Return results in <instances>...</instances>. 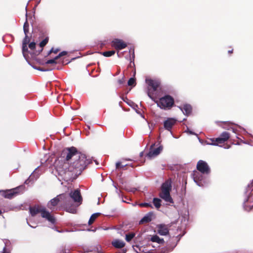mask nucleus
<instances>
[{
  "label": "nucleus",
  "mask_w": 253,
  "mask_h": 253,
  "mask_svg": "<svg viewBox=\"0 0 253 253\" xmlns=\"http://www.w3.org/2000/svg\"><path fill=\"white\" fill-rule=\"evenodd\" d=\"M58 51H59V49H58V48L54 49L53 48H52L51 49V50L49 51V53H50L51 52H54V53H56L58 52Z\"/></svg>",
  "instance_id": "e433bc0d"
},
{
  "label": "nucleus",
  "mask_w": 253,
  "mask_h": 253,
  "mask_svg": "<svg viewBox=\"0 0 253 253\" xmlns=\"http://www.w3.org/2000/svg\"><path fill=\"white\" fill-rule=\"evenodd\" d=\"M230 134L227 132H223L219 137L216 138V139H212V143H209L211 145H217L218 144H221L226 141L229 138Z\"/></svg>",
  "instance_id": "9d476101"
},
{
  "label": "nucleus",
  "mask_w": 253,
  "mask_h": 253,
  "mask_svg": "<svg viewBox=\"0 0 253 253\" xmlns=\"http://www.w3.org/2000/svg\"><path fill=\"white\" fill-rule=\"evenodd\" d=\"M24 190V186H21L6 191H0L1 195L5 198L11 199L20 193V190Z\"/></svg>",
  "instance_id": "0eeeda50"
},
{
  "label": "nucleus",
  "mask_w": 253,
  "mask_h": 253,
  "mask_svg": "<svg viewBox=\"0 0 253 253\" xmlns=\"http://www.w3.org/2000/svg\"><path fill=\"white\" fill-rule=\"evenodd\" d=\"M29 42V40L28 38L27 34L25 35V37L23 41V44L27 45Z\"/></svg>",
  "instance_id": "72a5a7b5"
},
{
  "label": "nucleus",
  "mask_w": 253,
  "mask_h": 253,
  "mask_svg": "<svg viewBox=\"0 0 253 253\" xmlns=\"http://www.w3.org/2000/svg\"><path fill=\"white\" fill-rule=\"evenodd\" d=\"M68 165H69V163H64L63 166V173H65V175H68V176H70V172H72V171H69L68 170V168H69V166L68 167ZM75 170H76L77 171L76 172V173H78V171H81L83 170L82 169L81 170H80L79 169H74V170H73V171H74Z\"/></svg>",
  "instance_id": "a211bd4d"
},
{
  "label": "nucleus",
  "mask_w": 253,
  "mask_h": 253,
  "mask_svg": "<svg viewBox=\"0 0 253 253\" xmlns=\"http://www.w3.org/2000/svg\"><path fill=\"white\" fill-rule=\"evenodd\" d=\"M176 120L173 118H169L164 122V125L165 129L170 131L172 127L175 125Z\"/></svg>",
  "instance_id": "2eb2a0df"
},
{
  "label": "nucleus",
  "mask_w": 253,
  "mask_h": 253,
  "mask_svg": "<svg viewBox=\"0 0 253 253\" xmlns=\"http://www.w3.org/2000/svg\"><path fill=\"white\" fill-rule=\"evenodd\" d=\"M48 39L47 38H45V39H44L43 41H42L40 43V46L42 48L41 50H40V51H42V48L48 42Z\"/></svg>",
  "instance_id": "cd10ccee"
},
{
  "label": "nucleus",
  "mask_w": 253,
  "mask_h": 253,
  "mask_svg": "<svg viewBox=\"0 0 253 253\" xmlns=\"http://www.w3.org/2000/svg\"><path fill=\"white\" fill-rule=\"evenodd\" d=\"M181 110L184 114L188 115L191 113L192 107L190 105L186 104L181 108Z\"/></svg>",
  "instance_id": "4be33fe9"
},
{
  "label": "nucleus",
  "mask_w": 253,
  "mask_h": 253,
  "mask_svg": "<svg viewBox=\"0 0 253 253\" xmlns=\"http://www.w3.org/2000/svg\"><path fill=\"white\" fill-rule=\"evenodd\" d=\"M194 180L199 186H204L207 183V180L201 173L197 172L194 174Z\"/></svg>",
  "instance_id": "ddd939ff"
},
{
  "label": "nucleus",
  "mask_w": 253,
  "mask_h": 253,
  "mask_svg": "<svg viewBox=\"0 0 253 253\" xmlns=\"http://www.w3.org/2000/svg\"><path fill=\"white\" fill-rule=\"evenodd\" d=\"M139 206L140 207H151V205L149 203H141L139 204Z\"/></svg>",
  "instance_id": "c9c22d12"
},
{
  "label": "nucleus",
  "mask_w": 253,
  "mask_h": 253,
  "mask_svg": "<svg viewBox=\"0 0 253 253\" xmlns=\"http://www.w3.org/2000/svg\"><path fill=\"white\" fill-rule=\"evenodd\" d=\"M67 54V52L66 51H62L60 52L57 56L55 57V59H59L60 57L66 55Z\"/></svg>",
  "instance_id": "473e14b6"
},
{
  "label": "nucleus",
  "mask_w": 253,
  "mask_h": 253,
  "mask_svg": "<svg viewBox=\"0 0 253 253\" xmlns=\"http://www.w3.org/2000/svg\"><path fill=\"white\" fill-rule=\"evenodd\" d=\"M99 214V213H95L93 214L89 218V220L88 221V224L91 225Z\"/></svg>",
  "instance_id": "b1692460"
},
{
  "label": "nucleus",
  "mask_w": 253,
  "mask_h": 253,
  "mask_svg": "<svg viewBox=\"0 0 253 253\" xmlns=\"http://www.w3.org/2000/svg\"><path fill=\"white\" fill-rule=\"evenodd\" d=\"M39 174L37 173V169H36L34 170L33 173H32L31 175L29 176V179L25 181V183L27 184L28 183V182H27L28 180H30V181L34 180V178L35 179H36L39 177Z\"/></svg>",
  "instance_id": "5701e85b"
},
{
  "label": "nucleus",
  "mask_w": 253,
  "mask_h": 253,
  "mask_svg": "<svg viewBox=\"0 0 253 253\" xmlns=\"http://www.w3.org/2000/svg\"><path fill=\"white\" fill-rule=\"evenodd\" d=\"M171 187V181L169 179L162 185L161 192L160 194V196L162 199L170 203H173V200L170 195Z\"/></svg>",
  "instance_id": "20e7f679"
},
{
  "label": "nucleus",
  "mask_w": 253,
  "mask_h": 253,
  "mask_svg": "<svg viewBox=\"0 0 253 253\" xmlns=\"http://www.w3.org/2000/svg\"><path fill=\"white\" fill-rule=\"evenodd\" d=\"M57 59H55V57L54 59L48 60L46 62V64H56V60Z\"/></svg>",
  "instance_id": "2f4dec72"
},
{
  "label": "nucleus",
  "mask_w": 253,
  "mask_h": 253,
  "mask_svg": "<svg viewBox=\"0 0 253 253\" xmlns=\"http://www.w3.org/2000/svg\"><path fill=\"white\" fill-rule=\"evenodd\" d=\"M112 245L116 248H122L125 246V243L123 241L116 240L112 242Z\"/></svg>",
  "instance_id": "aec40b11"
},
{
  "label": "nucleus",
  "mask_w": 253,
  "mask_h": 253,
  "mask_svg": "<svg viewBox=\"0 0 253 253\" xmlns=\"http://www.w3.org/2000/svg\"><path fill=\"white\" fill-rule=\"evenodd\" d=\"M115 53L114 50L102 52V54L105 57H110L113 55Z\"/></svg>",
  "instance_id": "a878e982"
},
{
  "label": "nucleus",
  "mask_w": 253,
  "mask_h": 253,
  "mask_svg": "<svg viewBox=\"0 0 253 253\" xmlns=\"http://www.w3.org/2000/svg\"><path fill=\"white\" fill-rule=\"evenodd\" d=\"M68 165H69V163H64L63 166V173H65V175H68V176H70V172H72V171H69L68 170V168H69V166L68 167ZM75 170H76L77 171L76 172V173H78V171H81L83 170L82 169L81 170H80L79 169H74V170H73V171H74Z\"/></svg>",
  "instance_id": "f3484780"
},
{
  "label": "nucleus",
  "mask_w": 253,
  "mask_h": 253,
  "mask_svg": "<svg viewBox=\"0 0 253 253\" xmlns=\"http://www.w3.org/2000/svg\"><path fill=\"white\" fill-rule=\"evenodd\" d=\"M253 186L252 184L248 185L246 191V195L248 197V198L244 202V208L245 210L248 211L251 210L253 208V205L248 204L249 203H250L251 202L252 197H253V195L251 194V192L253 190Z\"/></svg>",
  "instance_id": "6e6552de"
},
{
  "label": "nucleus",
  "mask_w": 253,
  "mask_h": 253,
  "mask_svg": "<svg viewBox=\"0 0 253 253\" xmlns=\"http://www.w3.org/2000/svg\"><path fill=\"white\" fill-rule=\"evenodd\" d=\"M118 83L120 84H122L124 83L125 82V80H124V78H123L122 79H120L118 80Z\"/></svg>",
  "instance_id": "4c0bfd02"
},
{
  "label": "nucleus",
  "mask_w": 253,
  "mask_h": 253,
  "mask_svg": "<svg viewBox=\"0 0 253 253\" xmlns=\"http://www.w3.org/2000/svg\"><path fill=\"white\" fill-rule=\"evenodd\" d=\"M146 82L148 85L147 95L152 100L155 101L153 92L157 90L160 84V83L158 80L152 79H146Z\"/></svg>",
  "instance_id": "39448f33"
},
{
  "label": "nucleus",
  "mask_w": 253,
  "mask_h": 253,
  "mask_svg": "<svg viewBox=\"0 0 253 253\" xmlns=\"http://www.w3.org/2000/svg\"><path fill=\"white\" fill-rule=\"evenodd\" d=\"M27 223H28V225H29L30 226H31V227H33V228H35V226H32V225H30V223H29V222H28V221H27Z\"/></svg>",
  "instance_id": "c03bdc74"
},
{
  "label": "nucleus",
  "mask_w": 253,
  "mask_h": 253,
  "mask_svg": "<svg viewBox=\"0 0 253 253\" xmlns=\"http://www.w3.org/2000/svg\"><path fill=\"white\" fill-rule=\"evenodd\" d=\"M197 169L202 174H209L210 172V169L208 164L202 160H200L198 162Z\"/></svg>",
  "instance_id": "9b49d317"
},
{
  "label": "nucleus",
  "mask_w": 253,
  "mask_h": 253,
  "mask_svg": "<svg viewBox=\"0 0 253 253\" xmlns=\"http://www.w3.org/2000/svg\"><path fill=\"white\" fill-rule=\"evenodd\" d=\"M186 131L189 132L191 134H195L192 131L189 130L188 128L187 129V130H186Z\"/></svg>",
  "instance_id": "a19ab883"
},
{
  "label": "nucleus",
  "mask_w": 253,
  "mask_h": 253,
  "mask_svg": "<svg viewBox=\"0 0 253 253\" xmlns=\"http://www.w3.org/2000/svg\"><path fill=\"white\" fill-rule=\"evenodd\" d=\"M30 212L32 216L36 215L38 213H41L43 218H45L51 223H54L55 222V218L44 208L42 206H35L31 207Z\"/></svg>",
  "instance_id": "7ed1b4c3"
},
{
  "label": "nucleus",
  "mask_w": 253,
  "mask_h": 253,
  "mask_svg": "<svg viewBox=\"0 0 253 253\" xmlns=\"http://www.w3.org/2000/svg\"><path fill=\"white\" fill-rule=\"evenodd\" d=\"M232 51H233V50H229V51H228V52H229V53H232Z\"/></svg>",
  "instance_id": "de8ad7c7"
},
{
  "label": "nucleus",
  "mask_w": 253,
  "mask_h": 253,
  "mask_svg": "<svg viewBox=\"0 0 253 253\" xmlns=\"http://www.w3.org/2000/svg\"><path fill=\"white\" fill-rule=\"evenodd\" d=\"M223 128H225V129H230V128L232 129L233 132L236 133V130L234 128H233V127H227V126H223Z\"/></svg>",
  "instance_id": "58836bf2"
},
{
  "label": "nucleus",
  "mask_w": 253,
  "mask_h": 253,
  "mask_svg": "<svg viewBox=\"0 0 253 253\" xmlns=\"http://www.w3.org/2000/svg\"><path fill=\"white\" fill-rule=\"evenodd\" d=\"M36 43L34 42H32L29 44V47L31 49H34L35 48Z\"/></svg>",
  "instance_id": "f704fd0d"
},
{
  "label": "nucleus",
  "mask_w": 253,
  "mask_h": 253,
  "mask_svg": "<svg viewBox=\"0 0 253 253\" xmlns=\"http://www.w3.org/2000/svg\"><path fill=\"white\" fill-rule=\"evenodd\" d=\"M161 200L158 198H154L153 199V204L157 209H159L161 207Z\"/></svg>",
  "instance_id": "393cba45"
},
{
  "label": "nucleus",
  "mask_w": 253,
  "mask_h": 253,
  "mask_svg": "<svg viewBox=\"0 0 253 253\" xmlns=\"http://www.w3.org/2000/svg\"><path fill=\"white\" fill-rule=\"evenodd\" d=\"M142 153H143L142 152V153H141V154H140V155H141V156L142 155Z\"/></svg>",
  "instance_id": "3c124183"
},
{
  "label": "nucleus",
  "mask_w": 253,
  "mask_h": 253,
  "mask_svg": "<svg viewBox=\"0 0 253 253\" xmlns=\"http://www.w3.org/2000/svg\"><path fill=\"white\" fill-rule=\"evenodd\" d=\"M65 199H63L62 206L69 212H76L77 207L82 203V198L79 190L71 192L69 195L64 194Z\"/></svg>",
  "instance_id": "f03ea898"
},
{
  "label": "nucleus",
  "mask_w": 253,
  "mask_h": 253,
  "mask_svg": "<svg viewBox=\"0 0 253 253\" xmlns=\"http://www.w3.org/2000/svg\"><path fill=\"white\" fill-rule=\"evenodd\" d=\"M63 253H68V252H66V250L63 251Z\"/></svg>",
  "instance_id": "49530a36"
},
{
  "label": "nucleus",
  "mask_w": 253,
  "mask_h": 253,
  "mask_svg": "<svg viewBox=\"0 0 253 253\" xmlns=\"http://www.w3.org/2000/svg\"><path fill=\"white\" fill-rule=\"evenodd\" d=\"M61 156L67 162L73 161V162H71L68 168L69 171H73L74 169L81 170L91 162L90 160L87 159L84 154L78 152L74 147L64 149L62 151Z\"/></svg>",
  "instance_id": "f257e3e1"
},
{
  "label": "nucleus",
  "mask_w": 253,
  "mask_h": 253,
  "mask_svg": "<svg viewBox=\"0 0 253 253\" xmlns=\"http://www.w3.org/2000/svg\"><path fill=\"white\" fill-rule=\"evenodd\" d=\"M5 248H3V253H5Z\"/></svg>",
  "instance_id": "8fccbe9b"
},
{
  "label": "nucleus",
  "mask_w": 253,
  "mask_h": 253,
  "mask_svg": "<svg viewBox=\"0 0 253 253\" xmlns=\"http://www.w3.org/2000/svg\"><path fill=\"white\" fill-rule=\"evenodd\" d=\"M1 213V211L0 210V214Z\"/></svg>",
  "instance_id": "603ef678"
},
{
  "label": "nucleus",
  "mask_w": 253,
  "mask_h": 253,
  "mask_svg": "<svg viewBox=\"0 0 253 253\" xmlns=\"http://www.w3.org/2000/svg\"><path fill=\"white\" fill-rule=\"evenodd\" d=\"M93 251H94V249H90V250H87L85 252H93Z\"/></svg>",
  "instance_id": "37998d69"
},
{
  "label": "nucleus",
  "mask_w": 253,
  "mask_h": 253,
  "mask_svg": "<svg viewBox=\"0 0 253 253\" xmlns=\"http://www.w3.org/2000/svg\"><path fill=\"white\" fill-rule=\"evenodd\" d=\"M127 84L128 85H133L134 86L135 85V80L134 78H131L129 79L127 82Z\"/></svg>",
  "instance_id": "c756f323"
},
{
  "label": "nucleus",
  "mask_w": 253,
  "mask_h": 253,
  "mask_svg": "<svg viewBox=\"0 0 253 253\" xmlns=\"http://www.w3.org/2000/svg\"><path fill=\"white\" fill-rule=\"evenodd\" d=\"M154 145L151 146L149 153L147 154L146 157L151 159L157 156L162 151L163 147L160 146L157 148H154Z\"/></svg>",
  "instance_id": "f8f14e48"
},
{
  "label": "nucleus",
  "mask_w": 253,
  "mask_h": 253,
  "mask_svg": "<svg viewBox=\"0 0 253 253\" xmlns=\"http://www.w3.org/2000/svg\"><path fill=\"white\" fill-rule=\"evenodd\" d=\"M151 241L153 242H156L160 245H163L164 244V240L163 238H160L157 235H154L151 237Z\"/></svg>",
  "instance_id": "6ab92c4d"
},
{
  "label": "nucleus",
  "mask_w": 253,
  "mask_h": 253,
  "mask_svg": "<svg viewBox=\"0 0 253 253\" xmlns=\"http://www.w3.org/2000/svg\"><path fill=\"white\" fill-rule=\"evenodd\" d=\"M28 28H29V24L27 22V21H26L25 22V23L24 24V26H23V30H24V32L25 35H26L28 33Z\"/></svg>",
  "instance_id": "c85d7f7f"
},
{
  "label": "nucleus",
  "mask_w": 253,
  "mask_h": 253,
  "mask_svg": "<svg viewBox=\"0 0 253 253\" xmlns=\"http://www.w3.org/2000/svg\"><path fill=\"white\" fill-rule=\"evenodd\" d=\"M158 232L161 235H166L169 233V229L166 225H160L158 226Z\"/></svg>",
  "instance_id": "dca6fc26"
},
{
  "label": "nucleus",
  "mask_w": 253,
  "mask_h": 253,
  "mask_svg": "<svg viewBox=\"0 0 253 253\" xmlns=\"http://www.w3.org/2000/svg\"><path fill=\"white\" fill-rule=\"evenodd\" d=\"M135 234L134 233H130L126 234V240L127 242H129L131 240V239L134 237Z\"/></svg>",
  "instance_id": "bb28decb"
},
{
  "label": "nucleus",
  "mask_w": 253,
  "mask_h": 253,
  "mask_svg": "<svg viewBox=\"0 0 253 253\" xmlns=\"http://www.w3.org/2000/svg\"><path fill=\"white\" fill-rule=\"evenodd\" d=\"M57 170H58V171H60V172H62V170H61L60 169V168H57Z\"/></svg>",
  "instance_id": "a18cd8bd"
},
{
  "label": "nucleus",
  "mask_w": 253,
  "mask_h": 253,
  "mask_svg": "<svg viewBox=\"0 0 253 253\" xmlns=\"http://www.w3.org/2000/svg\"><path fill=\"white\" fill-rule=\"evenodd\" d=\"M155 101L158 106L162 109H169L174 104L173 99L169 95H166L160 99L159 101Z\"/></svg>",
  "instance_id": "423d86ee"
},
{
  "label": "nucleus",
  "mask_w": 253,
  "mask_h": 253,
  "mask_svg": "<svg viewBox=\"0 0 253 253\" xmlns=\"http://www.w3.org/2000/svg\"><path fill=\"white\" fill-rule=\"evenodd\" d=\"M152 213H149L145 215L140 221V223H147L152 220Z\"/></svg>",
  "instance_id": "412c9836"
},
{
  "label": "nucleus",
  "mask_w": 253,
  "mask_h": 253,
  "mask_svg": "<svg viewBox=\"0 0 253 253\" xmlns=\"http://www.w3.org/2000/svg\"><path fill=\"white\" fill-rule=\"evenodd\" d=\"M39 70L41 71H43V72L48 71L49 70L48 69H39Z\"/></svg>",
  "instance_id": "79ce46f5"
},
{
  "label": "nucleus",
  "mask_w": 253,
  "mask_h": 253,
  "mask_svg": "<svg viewBox=\"0 0 253 253\" xmlns=\"http://www.w3.org/2000/svg\"><path fill=\"white\" fill-rule=\"evenodd\" d=\"M28 51V48H27V45H25V44H23L22 45V52H23V56L24 57L26 58V52H27Z\"/></svg>",
  "instance_id": "7c9ffc66"
},
{
  "label": "nucleus",
  "mask_w": 253,
  "mask_h": 253,
  "mask_svg": "<svg viewBox=\"0 0 253 253\" xmlns=\"http://www.w3.org/2000/svg\"><path fill=\"white\" fill-rule=\"evenodd\" d=\"M120 167H124V166H121V163L120 162H117L116 163V168L119 169Z\"/></svg>",
  "instance_id": "ea45409f"
},
{
  "label": "nucleus",
  "mask_w": 253,
  "mask_h": 253,
  "mask_svg": "<svg viewBox=\"0 0 253 253\" xmlns=\"http://www.w3.org/2000/svg\"><path fill=\"white\" fill-rule=\"evenodd\" d=\"M112 46L117 50H121L126 48V43L120 39H115L112 42Z\"/></svg>",
  "instance_id": "4468645a"
},
{
  "label": "nucleus",
  "mask_w": 253,
  "mask_h": 253,
  "mask_svg": "<svg viewBox=\"0 0 253 253\" xmlns=\"http://www.w3.org/2000/svg\"><path fill=\"white\" fill-rule=\"evenodd\" d=\"M63 199H65L64 194H60L51 199L47 204V207L50 210H54L59 203H63Z\"/></svg>",
  "instance_id": "1a4fd4ad"
},
{
  "label": "nucleus",
  "mask_w": 253,
  "mask_h": 253,
  "mask_svg": "<svg viewBox=\"0 0 253 253\" xmlns=\"http://www.w3.org/2000/svg\"><path fill=\"white\" fill-rule=\"evenodd\" d=\"M224 125H226V124H229L230 123H227V122H224Z\"/></svg>",
  "instance_id": "09e8293b"
}]
</instances>
